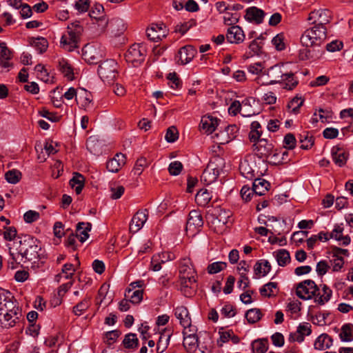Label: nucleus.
<instances>
[{
	"instance_id": "nucleus-44",
	"label": "nucleus",
	"mask_w": 353,
	"mask_h": 353,
	"mask_svg": "<svg viewBox=\"0 0 353 353\" xmlns=\"http://www.w3.org/2000/svg\"><path fill=\"white\" fill-rule=\"evenodd\" d=\"M76 101L77 103H80L81 106L86 108L92 101L91 94L83 89L78 94Z\"/></svg>"
},
{
	"instance_id": "nucleus-45",
	"label": "nucleus",
	"mask_w": 353,
	"mask_h": 353,
	"mask_svg": "<svg viewBox=\"0 0 353 353\" xmlns=\"http://www.w3.org/2000/svg\"><path fill=\"white\" fill-rule=\"evenodd\" d=\"M299 140L301 143V148L304 150H307L314 145V139L312 136H310L308 132H304L300 134Z\"/></svg>"
},
{
	"instance_id": "nucleus-18",
	"label": "nucleus",
	"mask_w": 353,
	"mask_h": 353,
	"mask_svg": "<svg viewBox=\"0 0 353 353\" xmlns=\"http://www.w3.org/2000/svg\"><path fill=\"white\" fill-rule=\"evenodd\" d=\"M91 228L90 222H78L76 226L75 234L81 243H84L88 239Z\"/></svg>"
},
{
	"instance_id": "nucleus-22",
	"label": "nucleus",
	"mask_w": 353,
	"mask_h": 353,
	"mask_svg": "<svg viewBox=\"0 0 353 353\" xmlns=\"http://www.w3.org/2000/svg\"><path fill=\"white\" fill-rule=\"evenodd\" d=\"M219 120L212 116H204L201 118L200 126L208 134H212L217 128Z\"/></svg>"
},
{
	"instance_id": "nucleus-16",
	"label": "nucleus",
	"mask_w": 353,
	"mask_h": 353,
	"mask_svg": "<svg viewBox=\"0 0 353 353\" xmlns=\"http://www.w3.org/2000/svg\"><path fill=\"white\" fill-rule=\"evenodd\" d=\"M125 156L122 153H117L112 159L107 162L106 168L109 172L116 173L125 164Z\"/></svg>"
},
{
	"instance_id": "nucleus-40",
	"label": "nucleus",
	"mask_w": 353,
	"mask_h": 353,
	"mask_svg": "<svg viewBox=\"0 0 353 353\" xmlns=\"http://www.w3.org/2000/svg\"><path fill=\"white\" fill-rule=\"evenodd\" d=\"M208 164H212V168H213V170L211 172L213 174H216V176L218 178L221 172L223 171L225 164L224 160L219 157H216L211 160Z\"/></svg>"
},
{
	"instance_id": "nucleus-54",
	"label": "nucleus",
	"mask_w": 353,
	"mask_h": 353,
	"mask_svg": "<svg viewBox=\"0 0 353 353\" xmlns=\"http://www.w3.org/2000/svg\"><path fill=\"white\" fill-rule=\"evenodd\" d=\"M21 175V172L18 170H12L5 174V178L8 183L15 184L19 181Z\"/></svg>"
},
{
	"instance_id": "nucleus-20",
	"label": "nucleus",
	"mask_w": 353,
	"mask_h": 353,
	"mask_svg": "<svg viewBox=\"0 0 353 353\" xmlns=\"http://www.w3.org/2000/svg\"><path fill=\"white\" fill-rule=\"evenodd\" d=\"M332 157L334 162L339 167L343 166L347 160L348 153L336 146L332 148Z\"/></svg>"
},
{
	"instance_id": "nucleus-13",
	"label": "nucleus",
	"mask_w": 353,
	"mask_h": 353,
	"mask_svg": "<svg viewBox=\"0 0 353 353\" xmlns=\"http://www.w3.org/2000/svg\"><path fill=\"white\" fill-rule=\"evenodd\" d=\"M226 38L228 42L238 44L244 41L245 34L240 26H232L227 30Z\"/></svg>"
},
{
	"instance_id": "nucleus-36",
	"label": "nucleus",
	"mask_w": 353,
	"mask_h": 353,
	"mask_svg": "<svg viewBox=\"0 0 353 353\" xmlns=\"http://www.w3.org/2000/svg\"><path fill=\"white\" fill-rule=\"evenodd\" d=\"M212 168V164H208L206 168L204 170L201 176V180L207 185L214 183L217 179L216 174H213L211 172L213 170V168Z\"/></svg>"
},
{
	"instance_id": "nucleus-41",
	"label": "nucleus",
	"mask_w": 353,
	"mask_h": 353,
	"mask_svg": "<svg viewBox=\"0 0 353 353\" xmlns=\"http://www.w3.org/2000/svg\"><path fill=\"white\" fill-rule=\"evenodd\" d=\"M59 70L68 79H73V70L70 64L64 59L59 61Z\"/></svg>"
},
{
	"instance_id": "nucleus-58",
	"label": "nucleus",
	"mask_w": 353,
	"mask_h": 353,
	"mask_svg": "<svg viewBox=\"0 0 353 353\" xmlns=\"http://www.w3.org/2000/svg\"><path fill=\"white\" fill-rule=\"evenodd\" d=\"M103 6L101 4H95L90 10L89 15L91 18L101 19L103 13Z\"/></svg>"
},
{
	"instance_id": "nucleus-5",
	"label": "nucleus",
	"mask_w": 353,
	"mask_h": 353,
	"mask_svg": "<svg viewBox=\"0 0 353 353\" xmlns=\"http://www.w3.org/2000/svg\"><path fill=\"white\" fill-rule=\"evenodd\" d=\"M98 74L101 79L108 84L113 83L118 75V65L113 59H107L98 68Z\"/></svg>"
},
{
	"instance_id": "nucleus-14",
	"label": "nucleus",
	"mask_w": 353,
	"mask_h": 353,
	"mask_svg": "<svg viewBox=\"0 0 353 353\" xmlns=\"http://www.w3.org/2000/svg\"><path fill=\"white\" fill-rule=\"evenodd\" d=\"M196 54V50L194 46L188 45L182 47L178 52V63L185 65L190 63Z\"/></svg>"
},
{
	"instance_id": "nucleus-3",
	"label": "nucleus",
	"mask_w": 353,
	"mask_h": 353,
	"mask_svg": "<svg viewBox=\"0 0 353 353\" xmlns=\"http://www.w3.org/2000/svg\"><path fill=\"white\" fill-rule=\"evenodd\" d=\"M83 28L79 21L70 23L67 27V32L61 38V47L67 51L71 52L77 48L80 37Z\"/></svg>"
},
{
	"instance_id": "nucleus-31",
	"label": "nucleus",
	"mask_w": 353,
	"mask_h": 353,
	"mask_svg": "<svg viewBox=\"0 0 353 353\" xmlns=\"http://www.w3.org/2000/svg\"><path fill=\"white\" fill-rule=\"evenodd\" d=\"M84 182L85 179L83 176L78 172H75L73 177L70 180V185L74 189L76 193L79 194L84 187Z\"/></svg>"
},
{
	"instance_id": "nucleus-52",
	"label": "nucleus",
	"mask_w": 353,
	"mask_h": 353,
	"mask_svg": "<svg viewBox=\"0 0 353 353\" xmlns=\"http://www.w3.org/2000/svg\"><path fill=\"white\" fill-rule=\"evenodd\" d=\"M239 17L240 15L237 12H225L223 16L224 23L227 26H236L235 24L239 21Z\"/></svg>"
},
{
	"instance_id": "nucleus-51",
	"label": "nucleus",
	"mask_w": 353,
	"mask_h": 353,
	"mask_svg": "<svg viewBox=\"0 0 353 353\" xmlns=\"http://www.w3.org/2000/svg\"><path fill=\"white\" fill-rule=\"evenodd\" d=\"M196 25V21L193 19H191L188 21H185L183 23H179L175 26L174 31L176 32H179L181 34H184L187 32L188 30H190L192 26Z\"/></svg>"
},
{
	"instance_id": "nucleus-35",
	"label": "nucleus",
	"mask_w": 353,
	"mask_h": 353,
	"mask_svg": "<svg viewBox=\"0 0 353 353\" xmlns=\"http://www.w3.org/2000/svg\"><path fill=\"white\" fill-rule=\"evenodd\" d=\"M90 299L89 296H86L83 300L73 307L72 312L77 316H81L90 306Z\"/></svg>"
},
{
	"instance_id": "nucleus-43",
	"label": "nucleus",
	"mask_w": 353,
	"mask_h": 353,
	"mask_svg": "<svg viewBox=\"0 0 353 353\" xmlns=\"http://www.w3.org/2000/svg\"><path fill=\"white\" fill-rule=\"evenodd\" d=\"M261 312L258 308L248 310L245 313V318L250 323H256L261 319Z\"/></svg>"
},
{
	"instance_id": "nucleus-1",
	"label": "nucleus",
	"mask_w": 353,
	"mask_h": 353,
	"mask_svg": "<svg viewBox=\"0 0 353 353\" xmlns=\"http://www.w3.org/2000/svg\"><path fill=\"white\" fill-rule=\"evenodd\" d=\"M19 239L17 252L14 253L10 248H9L13 261L19 264L26 261L35 262L39 256V252L41 250L39 241L34 236L28 234L19 236Z\"/></svg>"
},
{
	"instance_id": "nucleus-17",
	"label": "nucleus",
	"mask_w": 353,
	"mask_h": 353,
	"mask_svg": "<svg viewBox=\"0 0 353 353\" xmlns=\"http://www.w3.org/2000/svg\"><path fill=\"white\" fill-rule=\"evenodd\" d=\"M265 12L256 7H250L246 9L245 19L252 23L260 24L263 22Z\"/></svg>"
},
{
	"instance_id": "nucleus-19",
	"label": "nucleus",
	"mask_w": 353,
	"mask_h": 353,
	"mask_svg": "<svg viewBox=\"0 0 353 353\" xmlns=\"http://www.w3.org/2000/svg\"><path fill=\"white\" fill-rule=\"evenodd\" d=\"M232 213L230 211H226L221 208H215L210 210L206 215L205 219H210L211 217L219 221H226L231 216Z\"/></svg>"
},
{
	"instance_id": "nucleus-32",
	"label": "nucleus",
	"mask_w": 353,
	"mask_h": 353,
	"mask_svg": "<svg viewBox=\"0 0 353 353\" xmlns=\"http://www.w3.org/2000/svg\"><path fill=\"white\" fill-rule=\"evenodd\" d=\"M339 336L342 341L350 342L353 341V325L351 323L344 324L341 327Z\"/></svg>"
},
{
	"instance_id": "nucleus-15",
	"label": "nucleus",
	"mask_w": 353,
	"mask_h": 353,
	"mask_svg": "<svg viewBox=\"0 0 353 353\" xmlns=\"http://www.w3.org/2000/svg\"><path fill=\"white\" fill-rule=\"evenodd\" d=\"M196 327H192L191 329H188V334H184L183 345L185 348L190 351H195L198 347V337L195 334Z\"/></svg>"
},
{
	"instance_id": "nucleus-4",
	"label": "nucleus",
	"mask_w": 353,
	"mask_h": 353,
	"mask_svg": "<svg viewBox=\"0 0 353 353\" xmlns=\"http://www.w3.org/2000/svg\"><path fill=\"white\" fill-rule=\"evenodd\" d=\"M327 37V30L325 26H313L307 29L301 37V43L308 48L319 46Z\"/></svg>"
},
{
	"instance_id": "nucleus-50",
	"label": "nucleus",
	"mask_w": 353,
	"mask_h": 353,
	"mask_svg": "<svg viewBox=\"0 0 353 353\" xmlns=\"http://www.w3.org/2000/svg\"><path fill=\"white\" fill-rule=\"evenodd\" d=\"M303 101L304 100L301 97H295L288 103L287 107L291 110L292 112L297 114Z\"/></svg>"
},
{
	"instance_id": "nucleus-53",
	"label": "nucleus",
	"mask_w": 353,
	"mask_h": 353,
	"mask_svg": "<svg viewBox=\"0 0 353 353\" xmlns=\"http://www.w3.org/2000/svg\"><path fill=\"white\" fill-rule=\"evenodd\" d=\"M148 165L147 159L145 157L139 158L135 163L132 172L134 175H140L143 169Z\"/></svg>"
},
{
	"instance_id": "nucleus-47",
	"label": "nucleus",
	"mask_w": 353,
	"mask_h": 353,
	"mask_svg": "<svg viewBox=\"0 0 353 353\" xmlns=\"http://www.w3.org/2000/svg\"><path fill=\"white\" fill-rule=\"evenodd\" d=\"M139 340L135 334L130 333L125 336L123 343L126 348H135L138 346Z\"/></svg>"
},
{
	"instance_id": "nucleus-61",
	"label": "nucleus",
	"mask_w": 353,
	"mask_h": 353,
	"mask_svg": "<svg viewBox=\"0 0 353 353\" xmlns=\"http://www.w3.org/2000/svg\"><path fill=\"white\" fill-rule=\"evenodd\" d=\"M110 190L111 192L110 198L112 199H118L123 194L125 188L122 185H117L116 187H110Z\"/></svg>"
},
{
	"instance_id": "nucleus-49",
	"label": "nucleus",
	"mask_w": 353,
	"mask_h": 353,
	"mask_svg": "<svg viewBox=\"0 0 353 353\" xmlns=\"http://www.w3.org/2000/svg\"><path fill=\"white\" fill-rule=\"evenodd\" d=\"M227 267V263L222 261L214 262L208 265L207 268L208 272L210 274H216Z\"/></svg>"
},
{
	"instance_id": "nucleus-25",
	"label": "nucleus",
	"mask_w": 353,
	"mask_h": 353,
	"mask_svg": "<svg viewBox=\"0 0 353 353\" xmlns=\"http://www.w3.org/2000/svg\"><path fill=\"white\" fill-rule=\"evenodd\" d=\"M172 336L170 331L164 330L161 332L159 339L157 344V353H163L167 349L170 339Z\"/></svg>"
},
{
	"instance_id": "nucleus-48",
	"label": "nucleus",
	"mask_w": 353,
	"mask_h": 353,
	"mask_svg": "<svg viewBox=\"0 0 353 353\" xmlns=\"http://www.w3.org/2000/svg\"><path fill=\"white\" fill-rule=\"evenodd\" d=\"M69 230V228H65L63 222H55L53 226L54 235L58 240L66 234L67 232Z\"/></svg>"
},
{
	"instance_id": "nucleus-26",
	"label": "nucleus",
	"mask_w": 353,
	"mask_h": 353,
	"mask_svg": "<svg viewBox=\"0 0 353 353\" xmlns=\"http://www.w3.org/2000/svg\"><path fill=\"white\" fill-rule=\"evenodd\" d=\"M332 339L327 334H322L315 340L314 346L316 350H324L332 345Z\"/></svg>"
},
{
	"instance_id": "nucleus-57",
	"label": "nucleus",
	"mask_w": 353,
	"mask_h": 353,
	"mask_svg": "<svg viewBox=\"0 0 353 353\" xmlns=\"http://www.w3.org/2000/svg\"><path fill=\"white\" fill-rule=\"evenodd\" d=\"M183 169V164L179 161H174L169 165L168 171L172 176L179 175Z\"/></svg>"
},
{
	"instance_id": "nucleus-62",
	"label": "nucleus",
	"mask_w": 353,
	"mask_h": 353,
	"mask_svg": "<svg viewBox=\"0 0 353 353\" xmlns=\"http://www.w3.org/2000/svg\"><path fill=\"white\" fill-rule=\"evenodd\" d=\"M283 35L279 34L276 35L272 40L273 45L275 46V48L279 51H281L285 49V46L283 41Z\"/></svg>"
},
{
	"instance_id": "nucleus-24",
	"label": "nucleus",
	"mask_w": 353,
	"mask_h": 353,
	"mask_svg": "<svg viewBox=\"0 0 353 353\" xmlns=\"http://www.w3.org/2000/svg\"><path fill=\"white\" fill-rule=\"evenodd\" d=\"M270 184L263 179H256L252 184L253 193L255 195L262 196L268 191Z\"/></svg>"
},
{
	"instance_id": "nucleus-33",
	"label": "nucleus",
	"mask_w": 353,
	"mask_h": 353,
	"mask_svg": "<svg viewBox=\"0 0 353 353\" xmlns=\"http://www.w3.org/2000/svg\"><path fill=\"white\" fill-rule=\"evenodd\" d=\"M10 222H6L7 225L0 230V235H3L6 241H12L17 236V231L14 226L8 225Z\"/></svg>"
},
{
	"instance_id": "nucleus-55",
	"label": "nucleus",
	"mask_w": 353,
	"mask_h": 353,
	"mask_svg": "<svg viewBox=\"0 0 353 353\" xmlns=\"http://www.w3.org/2000/svg\"><path fill=\"white\" fill-rule=\"evenodd\" d=\"M227 223L228 222H208V226L214 232L221 234L225 230Z\"/></svg>"
},
{
	"instance_id": "nucleus-46",
	"label": "nucleus",
	"mask_w": 353,
	"mask_h": 353,
	"mask_svg": "<svg viewBox=\"0 0 353 353\" xmlns=\"http://www.w3.org/2000/svg\"><path fill=\"white\" fill-rule=\"evenodd\" d=\"M268 348L267 341L265 340H255L252 343L253 353H265Z\"/></svg>"
},
{
	"instance_id": "nucleus-23",
	"label": "nucleus",
	"mask_w": 353,
	"mask_h": 353,
	"mask_svg": "<svg viewBox=\"0 0 353 353\" xmlns=\"http://www.w3.org/2000/svg\"><path fill=\"white\" fill-rule=\"evenodd\" d=\"M109 28L114 37H119L126 30L127 26L123 20L113 19L109 23Z\"/></svg>"
},
{
	"instance_id": "nucleus-10",
	"label": "nucleus",
	"mask_w": 353,
	"mask_h": 353,
	"mask_svg": "<svg viewBox=\"0 0 353 353\" xmlns=\"http://www.w3.org/2000/svg\"><path fill=\"white\" fill-rule=\"evenodd\" d=\"M174 315L179 319L180 325L183 327V334H188V329H191L192 325L190 315L188 308L183 305H179L174 308Z\"/></svg>"
},
{
	"instance_id": "nucleus-30",
	"label": "nucleus",
	"mask_w": 353,
	"mask_h": 353,
	"mask_svg": "<svg viewBox=\"0 0 353 353\" xmlns=\"http://www.w3.org/2000/svg\"><path fill=\"white\" fill-rule=\"evenodd\" d=\"M143 291L141 289L133 290L128 288L125 292V297L128 298L133 304L139 303L143 299Z\"/></svg>"
},
{
	"instance_id": "nucleus-60",
	"label": "nucleus",
	"mask_w": 353,
	"mask_h": 353,
	"mask_svg": "<svg viewBox=\"0 0 353 353\" xmlns=\"http://www.w3.org/2000/svg\"><path fill=\"white\" fill-rule=\"evenodd\" d=\"M90 4L89 0H78L74 4V8L79 12L84 13L88 10Z\"/></svg>"
},
{
	"instance_id": "nucleus-7",
	"label": "nucleus",
	"mask_w": 353,
	"mask_h": 353,
	"mask_svg": "<svg viewBox=\"0 0 353 353\" xmlns=\"http://www.w3.org/2000/svg\"><path fill=\"white\" fill-rule=\"evenodd\" d=\"M317 291H319V288L315 282L307 279L297 284L296 294L301 299L309 300L316 296Z\"/></svg>"
},
{
	"instance_id": "nucleus-2",
	"label": "nucleus",
	"mask_w": 353,
	"mask_h": 353,
	"mask_svg": "<svg viewBox=\"0 0 353 353\" xmlns=\"http://www.w3.org/2000/svg\"><path fill=\"white\" fill-rule=\"evenodd\" d=\"M266 76L267 79L263 82L264 85H274L284 83L283 88L291 90L298 84V80L295 78L294 74L289 71L286 64H276L268 69L263 77Z\"/></svg>"
},
{
	"instance_id": "nucleus-6",
	"label": "nucleus",
	"mask_w": 353,
	"mask_h": 353,
	"mask_svg": "<svg viewBox=\"0 0 353 353\" xmlns=\"http://www.w3.org/2000/svg\"><path fill=\"white\" fill-rule=\"evenodd\" d=\"M19 316L21 311L18 306L0 310V327L8 329L14 326Z\"/></svg>"
},
{
	"instance_id": "nucleus-9",
	"label": "nucleus",
	"mask_w": 353,
	"mask_h": 353,
	"mask_svg": "<svg viewBox=\"0 0 353 353\" xmlns=\"http://www.w3.org/2000/svg\"><path fill=\"white\" fill-rule=\"evenodd\" d=\"M331 19V12L327 9H319L312 11L309 14L307 20L316 26H325L330 23Z\"/></svg>"
},
{
	"instance_id": "nucleus-38",
	"label": "nucleus",
	"mask_w": 353,
	"mask_h": 353,
	"mask_svg": "<svg viewBox=\"0 0 353 353\" xmlns=\"http://www.w3.org/2000/svg\"><path fill=\"white\" fill-rule=\"evenodd\" d=\"M275 257L279 265L282 267L286 265L290 261V253L285 249L279 250L275 254Z\"/></svg>"
},
{
	"instance_id": "nucleus-12",
	"label": "nucleus",
	"mask_w": 353,
	"mask_h": 353,
	"mask_svg": "<svg viewBox=\"0 0 353 353\" xmlns=\"http://www.w3.org/2000/svg\"><path fill=\"white\" fill-rule=\"evenodd\" d=\"M163 23L152 24L151 26L146 30L147 37L150 40L158 42L161 40L162 37H165L167 33Z\"/></svg>"
},
{
	"instance_id": "nucleus-27",
	"label": "nucleus",
	"mask_w": 353,
	"mask_h": 353,
	"mask_svg": "<svg viewBox=\"0 0 353 353\" xmlns=\"http://www.w3.org/2000/svg\"><path fill=\"white\" fill-rule=\"evenodd\" d=\"M12 299L13 296L9 291L3 290L0 292V310L10 309L12 307L17 306Z\"/></svg>"
},
{
	"instance_id": "nucleus-63",
	"label": "nucleus",
	"mask_w": 353,
	"mask_h": 353,
	"mask_svg": "<svg viewBox=\"0 0 353 353\" xmlns=\"http://www.w3.org/2000/svg\"><path fill=\"white\" fill-rule=\"evenodd\" d=\"M168 79L170 81V86L173 89H178L181 87V82L176 72L169 73Z\"/></svg>"
},
{
	"instance_id": "nucleus-56",
	"label": "nucleus",
	"mask_w": 353,
	"mask_h": 353,
	"mask_svg": "<svg viewBox=\"0 0 353 353\" xmlns=\"http://www.w3.org/2000/svg\"><path fill=\"white\" fill-rule=\"evenodd\" d=\"M179 138V132L177 129L174 127H170L166 132L165 139L169 143H173Z\"/></svg>"
},
{
	"instance_id": "nucleus-37",
	"label": "nucleus",
	"mask_w": 353,
	"mask_h": 353,
	"mask_svg": "<svg viewBox=\"0 0 353 353\" xmlns=\"http://www.w3.org/2000/svg\"><path fill=\"white\" fill-rule=\"evenodd\" d=\"M31 45L37 50L40 54L45 52L48 47V41L44 37H38L32 39Z\"/></svg>"
},
{
	"instance_id": "nucleus-42",
	"label": "nucleus",
	"mask_w": 353,
	"mask_h": 353,
	"mask_svg": "<svg viewBox=\"0 0 353 353\" xmlns=\"http://www.w3.org/2000/svg\"><path fill=\"white\" fill-rule=\"evenodd\" d=\"M239 170L244 177L248 179H252L254 177V170L250 167L248 161L244 160L241 162L239 165Z\"/></svg>"
},
{
	"instance_id": "nucleus-59",
	"label": "nucleus",
	"mask_w": 353,
	"mask_h": 353,
	"mask_svg": "<svg viewBox=\"0 0 353 353\" xmlns=\"http://www.w3.org/2000/svg\"><path fill=\"white\" fill-rule=\"evenodd\" d=\"M259 39H254L249 46L251 56L259 55L261 52L263 43L258 41Z\"/></svg>"
},
{
	"instance_id": "nucleus-8",
	"label": "nucleus",
	"mask_w": 353,
	"mask_h": 353,
	"mask_svg": "<svg viewBox=\"0 0 353 353\" xmlns=\"http://www.w3.org/2000/svg\"><path fill=\"white\" fill-rule=\"evenodd\" d=\"M145 55V48L140 44H133L125 53V59L128 62L137 65L144 61Z\"/></svg>"
},
{
	"instance_id": "nucleus-28",
	"label": "nucleus",
	"mask_w": 353,
	"mask_h": 353,
	"mask_svg": "<svg viewBox=\"0 0 353 353\" xmlns=\"http://www.w3.org/2000/svg\"><path fill=\"white\" fill-rule=\"evenodd\" d=\"M318 292L314 296V302L319 305H324L330 299L332 294V290L325 285L322 286L321 292Z\"/></svg>"
},
{
	"instance_id": "nucleus-11",
	"label": "nucleus",
	"mask_w": 353,
	"mask_h": 353,
	"mask_svg": "<svg viewBox=\"0 0 353 353\" xmlns=\"http://www.w3.org/2000/svg\"><path fill=\"white\" fill-rule=\"evenodd\" d=\"M253 148L255 154L262 159H268L274 152V145L265 139H261L259 142L254 143Z\"/></svg>"
},
{
	"instance_id": "nucleus-29",
	"label": "nucleus",
	"mask_w": 353,
	"mask_h": 353,
	"mask_svg": "<svg viewBox=\"0 0 353 353\" xmlns=\"http://www.w3.org/2000/svg\"><path fill=\"white\" fill-rule=\"evenodd\" d=\"M84 59L90 64L97 63L100 58L99 52L92 46H86L83 50Z\"/></svg>"
},
{
	"instance_id": "nucleus-34",
	"label": "nucleus",
	"mask_w": 353,
	"mask_h": 353,
	"mask_svg": "<svg viewBox=\"0 0 353 353\" xmlns=\"http://www.w3.org/2000/svg\"><path fill=\"white\" fill-rule=\"evenodd\" d=\"M211 199V194L206 189H201L195 196L196 202L201 206H205L210 202Z\"/></svg>"
},
{
	"instance_id": "nucleus-64",
	"label": "nucleus",
	"mask_w": 353,
	"mask_h": 353,
	"mask_svg": "<svg viewBox=\"0 0 353 353\" xmlns=\"http://www.w3.org/2000/svg\"><path fill=\"white\" fill-rule=\"evenodd\" d=\"M148 217V210L147 209H140L134 214L131 221H147Z\"/></svg>"
},
{
	"instance_id": "nucleus-21",
	"label": "nucleus",
	"mask_w": 353,
	"mask_h": 353,
	"mask_svg": "<svg viewBox=\"0 0 353 353\" xmlns=\"http://www.w3.org/2000/svg\"><path fill=\"white\" fill-rule=\"evenodd\" d=\"M170 260V254L166 252L154 255L151 260L150 268L154 272L159 271L161 269V264Z\"/></svg>"
},
{
	"instance_id": "nucleus-39",
	"label": "nucleus",
	"mask_w": 353,
	"mask_h": 353,
	"mask_svg": "<svg viewBox=\"0 0 353 353\" xmlns=\"http://www.w3.org/2000/svg\"><path fill=\"white\" fill-rule=\"evenodd\" d=\"M278 284L276 282H270L260 289V293L263 296L270 297L276 293Z\"/></svg>"
}]
</instances>
